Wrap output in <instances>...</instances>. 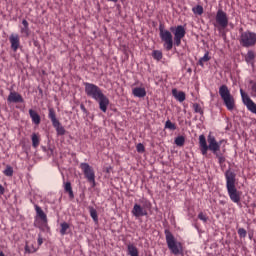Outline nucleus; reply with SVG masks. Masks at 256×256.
<instances>
[{"instance_id": "1", "label": "nucleus", "mask_w": 256, "mask_h": 256, "mask_svg": "<svg viewBox=\"0 0 256 256\" xmlns=\"http://www.w3.org/2000/svg\"><path fill=\"white\" fill-rule=\"evenodd\" d=\"M223 143H227L225 140H220L219 142L213 136L211 133L205 138V135H200L199 136V149L201 155L203 157H207V153L211 151L213 155H215L216 159H218V163L220 167H223L225 165V161H227V158H225V155L221 153V145Z\"/></svg>"}, {"instance_id": "3", "label": "nucleus", "mask_w": 256, "mask_h": 256, "mask_svg": "<svg viewBox=\"0 0 256 256\" xmlns=\"http://www.w3.org/2000/svg\"><path fill=\"white\" fill-rule=\"evenodd\" d=\"M224 175L226 179V189H227V193L230 198V201H232V203H236V205H239L241 203V196L243 195V192L237 189V186H236L237 174H235V172L229 169V170H226Z\"/></svg>"}, {"instance_id": "41", "label": "nucleus", "mask_w": 256, "mask_h": 256, "mask_svg": "<svg viewBox=\"0 0 256 256\" xmlns=\"http://www.w3.org/2000/svg\"><path fill=\"white\" fill-rule=\"evenodd\" d=\"M107 1H109L111 3H117V1H119V0H107Z\"/></svg>"}, {"instance_id": "16", "label": "nucleus", "mask_w": 256, "mask_h": 256, "mask_svg": "<svg viewBox=\"0 0 256 256\" xmlns=\"http://www.w3.org/2000/svg\"><path fill=\"white\" fill-rule=\"evenodd\" d=\"M245 62L248 65H255L256 53L253 50H248L247 54L244 57Z\"/></svg>"}, {"instance_id": "36", "label": "nucleus", "mask_w": 256, "mask_h": 256, "mask_svg": "<svg viewBox=\"0 0 256 256\" xmlns=\"http://www.w3.org/2000/svg\"><path fill=\"white\" fill-rule=\"evenodd\" d=\"M251 83V96L256 97V82L250 81Z\"/></svg>"}, {"instance_id": "30", "label": "nucleus", "mask_w": 256, "mask_h": 256, "mask_svg": "<svg viewBox=\"0 0 256 256\" xmlns=\"http://www.w3.org/2000/svg\"><path fill=\"white\" fill-rule=\"evenodd\" d=\"M6 177H13V167L10 165L6 166V169L3 171Z\"/></svg>"}, {"instance_id": "12", "label": "nucleus", "mask_w": 256, "mask_h": 256, "mask_svg": "<svg viewBox=\"0 0 256 256\" xmlns=\"http://www.w3.org/2000/svg\"><path fill=\"white\" fill-rule=\"evenodd\" d=\"M48 119L52 122L53 127L56 129L57 135H65V128L61 125V122L57 119V113L55 109H48Z\"/></svg>"}, {"instance_id": "22", "label": "nucleus", "mask_w": 256, "mask_h": 256, "mask_svg": "<svg viewBox=\"0 0 256 256\" xmlns=\"http://www.w3.org/2000/svg\"><path fill=\"white\" fill-rule=\"evenodd\" d=\"M23 27L20 29V33L29 37V22L27 20H22Z\"/></svg>"}, {"instance_id": "23", "label": "nucleus", "mask_w": 256, "mask_h": 256, "mask_svg": "<svg viewBox=\"0 0 256 256\" xmlns=\"http://www.w3.org/2000/svg\"><path fill=\"white\" fill-rule=\"evenodd\" d=\"M207 61H211V57L209 56V52H206L203 57H201L198 61V65L200 67L204 66V63H207Z\"/></svg>"}, {"instance_id": "28", "label": "nucleus", "mask_w": 256, "mask_h": 256, "mask_svg": "<svg viewBox=\"0 0 256 256\" xmlns=\"http://www.w3.org/2000/svg\"><path fill=\"white\" fill-rule=\"evenodd\" d=\"M165 129H170V131H175L177 129V126L175 123L171 122V120H167L165 123Z\"/></svg>"}, {"instance_id": "6", "label": "nucleus", "mask_w": 256, "mask_h": 256, "mask_svg": "<svg viewBox=\"0 0 256 256\" xmlns=\"http://www.w3.org/2000/svg\"><path fill=\"white\" fill-rule=\"evenodd\" d=\"M217 31L219 33H223L226 27H229V17L227 16V12L219 9L216 13L215 24Z\"/></svg>"}, {"instance_id": "13", "label": "nucleus", "mask_w": 256, "mask_h": 256, "mask_svg": "<svg viewBox=\"0 0 256 256\" xmlns=\"http://www.w3.org/2000/svg\"><path fill=\"white\" fill-rule=\"evenodd\" d=\"M151 208V202L145 201L144 205L134 204L132 209V215L136 218L147 216V209Z\"/></svg>"}, {"instance_id": "10", "label": "nucleus", "mask_w": 256, "mask_h": 256, "mask_svg": "<svg viewBox=\"0 0 256 256\" xmlns=\"http://www.w3.org/2000/svg\"><path fill=\"white\" fill-rule=\"evenodd\" d=\"M80 169L82 170L85 179H87L88 183H90L91 187H96L97 182H95V170L89 163H81Z\"/></svg>"}, {"instance_id": "11", "label": "nucleus", "mask_w": 256, "mask_h": 256, "mask_svg": "<svg viewBox=\"0 0 256 256\" xmlns=\"http://www.w3.org/2000/svg\"><path fill=\"white\" fill-rule=\"evenodd\" d=\"M170 31L174 35V45L176 47L181 46V40L185 38V35H187V31L185 30V26L178 25V26H172L170 27Z\"/></svg>"}, {"instance_id": "2", "label": "nucleus", "mask_w": 256, "mask_h": 256, "mask_svg": "<svg viewBox=\"0 0 256 256\" xmlns=\"http://www.w3.org/2000/svg\"><path fill=\"white\" fill-rule=\"evenodd\" d=\"M84 89L87 97L94 99L99 104V109L102 113H107V107H109V98L103 94V90L99 86L85 82Z\"/></svg>"}, {"instance_id": "8", "label": "nucleus", "mask_w": 256, "mask_h": 256, "mask_svg": "<svg viewBox=\"0 0 256 256\" xmlns=\"http://www.w3.org/2000/svg\"><path fill=\"white\" fill-rule=\"evenodd\" d=\"M159 31L160 39L164 43V49H166V51H171V49H173V34H171L169 30H165V26H163V24H160Z\"/></svg>"}, {"instance_id": "21", "label": "nucleus", "mask_w": 256, "mask_h": 256, "mask_svg": "<svg viewBox=\"0 0 256 256\" xmlns=\"http://www.w3.org/2000/svg\"><path fill=\"white\" fill-rule=\"evenodd\" d=\"M127 251L130 256H139V249L133 244H128Z\"/></svg>"}, {"instance_id": "42", "label": "nucleus", "mask_w": 256, "mask_h": 256, "mask_svg": "<svg viewBox=\"0 0 256 256\" xmlns=\"http://www.w3.org/2000/svg\"><path fill=\"white\" fill-rule=\"evenodd\" d=\"M0 256H5V254L3 252H0Z\"/></svg>"}, {"instance_id": "18", "label": "nucleus", "mask_w": 256, "mask_h": 256, "mask_svg": "<svg viewBox=\"0 0 256 256\" xmlns=\"http://www.w3.org/2000/svg\"><path fill=\"white\" fill-rule=\"evenodd\" d=\"M172 95L176 101H179V103H183L186 99L185 92L178 91L176 88L172 89Z\"/></svg>"}, {"instance_id": "7", "label": "nucleus", "mask_w": 256, "mask_h": 256, "mask_svg": "<svg viewBox=\"0 0 256 256\" xmlns=\"http://www.w3.org/2000/svg\"><path fill=\"white\" fill-rule=\"evenodd\" d=\"M240 45L245 47L246 49H249V47H255L256 46V33L246 30L240 34L239 39Z\"/></svg>"}, {"instance_id": "15", "label": "nucleus", "mask_w": 256, "mask_h": 256, "mask_svg": "<svg viewBox=\"0 0 256 256\" xmlns=\"http://www.w3.org/2000/svg\"><path fill=\"white\" fill-rule=\"evenodd\" d=\"M8 103H23L25 100L23 99V96L17 92H10L8 98Z\"/></svg>"}, {"instance_id": "35", "label": "nucleus", "mask_w": 256, "mask_h": 256, "mask_svg": "<svg viewBox=\"0 0 256 256\" xmlns=\"http://www.w3.org/2000/svg\"><path fill=\"white\" fill-rule=\"evenodd\" d=\"M35 251H37V250L35 249V247L29 246V244H26V245H25V253L31 254V253H35Z\"/></svg>"}, {"instance_id": "5", "label": "nucleus", "mask_w": 256, "mask_h": 256, "mask_svg": "<svg viewBox=\"0 0 256 256\" xmlns=\"http://www.w3.org/2000/svg\"><path fill=\"white\" fill-rule=\"evenodd\" d=\"M219 95L228 111L235 109V97L231 95V90L225 84L219 87Z\"/></svg>"}, {"instance_id": "43", "label": "nucleus", "mask_w": 256, "mask_h": 256, "mask_svg": "<svg viewBox=\"0 0 256 256\" xmlns=\"http://www.w3.org/2000/svg\"><path fill=\"white\" fill-rule=\"evenodd\" d=\"M50 153H51V155H53V149H50Z\"/></svg>"}, {"instance_id": "4", "label": "nucleus", "mask_w": 256, "mask_h": 256, "mask_svg": "<svg viewBox=\"0 0 256 256\" xmlns=\"http://www.w3.org/2000/svg\"><path fill=\"white\" fill-rule=\"evenodd\" d=\"M167 247L172 255H183V244L175 238L169 229L164 230Z\"/></svg>"}, {"instance_id": "9", "label": "nucleus", "mask_w": 256, "mask_h": 256, "mask_svg": "<svg viewBox=\"0 0 256 256\" xmlns=\"http://www.w3.org/2000/svg\"><path fill=\"white\" fill-rule=\"evenodd\" d=\"M34 209L36 211L34 225L38 229H45V227H47V223H48L47 214H45L43 209H41V207L37 204L34 205Z\"/></svg>"}, {"instance_id": "19", "label": "nucleus", "mask_w": 256, "mask_h": 256, "mask_svg": "<svg viewBox=\"0 0 256 256\" xmlns=\"http://www.w3.org/2000/svg\"><path fill=\"white\" fill-rule=\"evenodd\" d=\"M29 115H30V118H31L32 122L35 125H39V123H41V116L37 113V111H35L33 109H30L29 110Z\"/></svg>"}, {"instance_id": "29", "label": "nucleus", "mask_w": 256, "mask_h": 256, "mask_svg": "<svg viewBox=\"0 0 256 256\" xmlns=\"http://www.w3.org/2000/svg\"><path fill=\"white\" fill-rule=\"evenodd\" d=\"M194 15H203V6L197 5L196 7L192 8Z\"/></svg>"}, {"instance_id": "20", "label": "nucleus", "mask_w": 256, "mask_h": 256, "mask_svg": "<svg viewBox=\"0 0 256 256\" xmlns=\"http://www.w3.org/2000/svg\"><path fill=\"white\" fill-rule=\"evenodd\" d=\"M64 191L68 193L70 199H75V194L73 193V187H71V182L64 183Z\"/></svg>"}, {"instance_id": "14", "label": "nucleus", "mask_w": 256, "mask_h": 256, "mask_svg": "<svg viewBox=\"0 0 256 256\" xmlns=\"http://www.w3.org/2000/svg\"><path fill=\"white\" fill-rule=\"evenodd\" d=\"M11 49L14 53H17L21 47V38L19 37V34H11L9 37Z\"/></svg>"}, {"instance_id": "24", "label": "nucleus", "mask_w": 256, "mask_h": 256, "mask_svg": "<svg viewBox=\"0 0 256 256\" xmlns=\"http://www.w3.org/2000/svg\"><path fill=\"white\" fill-rule=\"evenodd\" d=\"M39 143H41V139H39V135L36 133L32 134V147L37 149L39 147Z\"/></svg>"}, {"instance_id": "25", "label": "nucleus", "mask_w": 256, "mask_h": 256, "mask_svg": "<svg viewBox=\"0 0 256 256\" xmlns=\"http://www.w3.org/2000/svg\"><path fill=\"white\" fill-rule=\"evenodd\" d=\"M152 57L156 61H161L163 59V52H161L160 50H154L152 52Z\"/></svg>"}, {"instance_id": "40", "label": "nucleus", "mask_w": 256, "mask_h": 256, "mask_svg": "<svg viewBox=\"0 0 256 256\" xmlns=\"http://www.w3.org/2000/svg\"><path fill=\"white\" fill-rule=\"evenodd\" d=\"M80 109H82V110L84 111V113L87 111V109L85 108L84 105H81V106H80Z\"/></svg>"}, {"instance_id": "44", "label": "nucleus", "mask_w": 256, "mask_h": 256, "mask_svg": "<svg viewBox=\"0 0 256 256\" xmlns=\"http://www.w3.org/2000/svg\"><path fill=\"white\" fill-rule=\"evenodd\" d=\"M43 151H47V148L43 147Z\"/></svg>"}, {"instance_id": "32", "label": "nucleus", "mask_w": 256, "mask_h": 256, "mask_svg": "<svg viewBox=\"0 0 256 256\" xmlns=\"http://www.w3.org/2000/svg\"><path fill=\"white\" fill-rule=\"evenodd\" d=\"M198 219L200 221H203L204 223H207V221H209V216H207V214L203 213V212H200L198 214Z\"/></svg>"}, {"instance_id": "26", "label": "nucleus", "mask_w": 256, "mask_h": 256, "mask_svg": "<svg viewBox=\"0 0 256 256\" xmlns=\"http://www.w3.org/2000/svg\"><path fill=\"white\" fill-rule=\"evenodd\" d=\"M175 145H177V147H183V145H185V137L184 136H178L175 138L174 140Z\"/></svg>"}, {"instance_id": "39", "label": "nucleus", "mask_w": 256, "mask_h": 256, "mask_svg": "<svg viewBox=\"0 0 256 256\" xmlns=\"http://www.w3.org/2000/svg\"><path fill=\"white\" fill-rule=\"evenodd\" d=\"M5 194V188L3 187V185L0 184V195H4Z\"/></svg>"}, {"instance_id": "31", "label": "nucleus", "mask_w": 256, "mask_h": 256, "mask_svg": "<svg viewBox=\"0 0 256 256\" xmlns=\"http://www.w3.org/2000/svg\"><path fill=\"white\" fill-rule=\"evenodd\" d=\"M90 216L92 217L93 221L97 222L99 221V216L97 215V210L95 208H90Z\"/></svg>"}, {"instance_id": "17", "label": "nucleus", "mask_w": 256, "mask_h": 256, "mask_svg": "<svg viewBox=\"0 0 256 256\" xmlns=\"http://www.w3.org/2000/svg\"><path fill=\"white\" fill-rule=\"evenodd\" d=\"M132 94L134 97H139V99H143V97L147 96V90L143 87H135L132 89Z\"/></svg>"}, {"instance_id": "27", "label": "nucleus", "mask_w": 256, "mask_h": 256, "mask_svg": "<svg viewBox=\"0 0 256 256\" xmlns=\"http://www.w3.org/2000/svg\"><path fill=\"white\" fill-rule=\"evenodd\" d=\"M60 226H61L60 234L67 235V229H69V224L67 222H63L60 224Z\"/></svg>"}, {"instance_id": "38", "label": "nucleus", "mask_w": 256, "mask_h": 256, "mask_svg": "<svg viewBox=\"0 0 256 256\" xmlns=\"http://www.w3.org/2000/svg\"><path fill=\"white\" fill-rule=\"evenodd\" d=\"M38 245L41 247L43 245V237H41V234L38 235Z\"/></svg>"}, {"instance_id": "34", "label": "nucleus", "mask_w": 256, "mask_h": 256, "mask_svg": "<svg viewBox=\"0 0 256 256\" xmlns=\"http://www.w3.org/2000/svg\"><path fill=\"white\" fill-rule=\"evenodd\" d=\"M238 235L241 239H245V237H247V230H245L244 228H239Z\"/></svg>"}, {"instance_id": "37", "label": "nucleus", "mask_w": 256, "mask_h": 256, "mask_svg": "<svg viewBox=\"0 0 256 256\" xmlns=\"http://www.w3.org/2000/svg\"><path fill=\"white\" fill-rule=\"evenodd\" d=\"M136 151L138 153H145V146L143 144H141V143L137 144Z\"/></svg>"}, {"instance_id": "33", "label": "nucleus", "mask_w": 256, "mask_h": 256, "mask_svg": "<svg viewBox=\"0 0 256 256\" xmlns=\"http://www.w3.org/2000/svg\"><path fill=\"white\" fill-rule=\"evenodd\" d=\"M193 109L195 113H200V115H203V108H201V105L195 103L193 104Z\"/></svg>"}]
</instances>
